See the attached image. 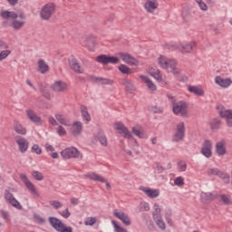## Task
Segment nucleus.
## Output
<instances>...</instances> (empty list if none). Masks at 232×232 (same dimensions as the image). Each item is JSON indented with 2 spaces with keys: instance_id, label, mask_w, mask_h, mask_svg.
I'll return each mask as SVG.
<instances>
[{
  "instance_id": "obj_1",
  "label": "nucleus",
  "mask_w": 232,
  "mask_h": 232,
  "mask_svg": "<svg viewBox=\"0 0 232 232\" xmlns=\"http://www.w3.org/2000/svg\"><path fill=\"white\" fill-rule=\"evenodd\" d=\"M158 64H160V68H163V70H167L169 73H173L174 75L180 73V70L177 68V61H175V59L161 55L158 58Z\"/></svg>"
},
{
  "instance_id": "obj_2",
  "label": "nucleus",
  "mask_w": 232,
  "mask_h": 232,
  "mask_svg": "<svg viewBox=\"0 0 232 232\" xmlns=\"http://www.w3.org/2000/svg\"><path fill=\"white\" fill-rule=\"evenodd\" d=\"M0 15L4 19H13L11 27L14 28V30L19 31L24 26V24H26V22L17 20L19 14H17L15 12L4 11L0 14Z\"/></svg>"
},
{
  "instance_id": "obj_3",
  "label": "nucleus",
  "mask_w": 232,
  "mask_h": 232,
  "mask_svg": "<svg viewBox=\"0 0 232 232\" xmlns=\"http://www.w3.org/2000/svg\"><path fill=\"white\" fill-rule=\"evenodd\" d=\"M49 224L58 232H73L72 227H66L63 221L57 218L50 217Z\"/></svg>"
},
{
  "instance_id": "obj_4",
  "label": "nucleus",
  "mask_w": 232,
  "mask_h": 232,
  "mask_svg": "<svg viewBox=\"0 0 232 232\" xmlns=\"http://www.w3.org/2000/svg\"><path fill=\"white\" fill-rule=\"evenodd\" d=\"M21 180L24 182L25 188H27L28 191L32 193V195L34 197V198H41V193L39 192V189H37V187L30 181L26 174L22 173L20 175Z\"/></svg>"
},
{
  "instance_id": "obj_5",
  "label": "nucleus",
  "mask_w": 232,
  "mask_h": 232,
  "mask_svg": "<svg viewBox=\"0 0 232 232\" xmlns=\"http://www.w3.org/2000/svg\"><path fill=\"white\" fill-rule=\"evenodd\" d=\"M55 14V4L49 3L43 6L40 12V17L43 21H49L52 15Z\"/></svg>"
},
{
  "instance_id": "obj_6",
  "label": "nucleus",
  "mask_w": 232,
  "mask_h": 232,
  "mask_svg": "<svg viewBox=\"0 0 232 232\" xmlns=\"http://www.w3.org/2000/svg\"><path fill=\"white\" fill-rule=\"evenodd\" d=\"M197 47V43L190 42L187 44H180L178 45H174L172 47H169V50H179L181 53H191L193 50Z\"/></svg>"
},
{
  "instance_id": "obj_7",
  "label": "nucleus",
  "mask_w": 232,
  "mask_h": 232,
  "mask_svg": "<svg viewBox=\"0 0 232 232\" xmlns=\"http://www.w3.org/2000/svg\"><path fill=\"white\" fill-rule=\"evenodd\" d=\"M172 111L174 115L188 117V103L182 101L173 102Z\"/></svg>"
},
{
  "instance_id": "obj_8",
  "label": "nucleus",
  "mask_w": 232,
  "mask_h": 232,
  "mask_svg": "<svg viewBox=\"0 0 232 232\" xmlns=\"http://www.w3.org/2000/svg\"><path fill=\"white\" fill-rule=\"evenodd\" d=\"M61 156L65 160L70 159H79V157H81V152L75 147H69L61 151Z\"/></svg>"
},
{
  "instance_id": "obj_9",
  "label": "nucleus",
  "mask_w": 232,
  "mask_h": 232,
  "mask_svg": "<svg viewBox=\"0 0 232 232\" xmlns=\"http://www.w3.org/2000/svg\"><path fill=\"white\" fill-rule=\"evenodd\" d=\"M184 135H186V125L184 121H180L176 126V131L173 135V142H180L184 140Z\"/></svg>"
},
{
  "instance_id": "obj_10",
  "label": "nucleus",
  "mask_w": 232,
  "mask_h": 232,
  "mask_svg": "<svg viewBox=\"0 0 232 232\" xmlns=\"http://www.w3.org/2000/svg\"><path fill=\"white\" fill-rule=\"evenodd\" d=\"M114 130L118 131L120 135H123L124 139L130 140L133 138L128 128L125 125H123V123L121 121H116L114 123Z\"/></svg>"
},
{
  "instance_id": "obj_11",
  "label": "nucleus",
  "mask_w": 232,
  "mask_h": 232,
  "mask_svg": "<svg viewBox=\"0 0 232 232\" xmlns=\"http://www.w3.org/2000/svg\"><path fill=\"white\" fill-rule=\"evenodd\" d=\"M85 179H90V180H94V182H102L106 185L107 189H111V186L110 182L104 179V177L95 173V172H89L84 175Z\"/></svg>"
},
{
  "instance_id": "obj_12",
  "label": "nucleus",
  "mask_w": 232,
  "mask_h": 232,
  "mask_svg": "<svg viewBox=\"0 0 232 232\" xmlns=\"http://www.w3.org/2000/svg\"><path fill=\"white\" fill-rule=\"evenodd\" d=\"M218 114L222 117V119H226L227 126L228 128H232V110H226L224 106L218 107Z\"/></svg>"
},
{
  "instance_id": "obj_13",
  "label": "nucleus",
  "mask_w": 232,
  "mask_h": 232,
  "mask_svg": "<svg viewBox=\"0 0 232 232\" xmlns=\"http://www.w3.org/2000/svg\"><path fill=\"white\" fill-rule=\"evenodd\" d=\"M113 216L121 220L124 226H131V220L130 219V216L126 214V212L121 209H114Z\"/></svg>"
},
{
  "instance_id": "obj_14",
  "label": "nucleus",
  "mask_w": 232,
  "mask_h": 232,
  "mask_svg": "<svg viewBox=\"0 0 232 232\" xmlns=\"http://www.w3.org/2000/svg\"><path fill=\"white\" fill-rule=\"evenodd\" d=\"M119 57L121 59V61H123V63L130 64V66H139L138 60L131 56L130 53H120Z\"/></svg>"
},
{
  "instance_id": "obj_15",
  "label": "nucleus",
  "mask_w": 232,
  "mask_h": 232,
  "mask_svg": "<svg viewBox=\"0 0 232 232\" xmlns=\"http://www.w3.org/2000/svg\"><path fill=\"white\" fill-rule=\"evenodd\" d=\"M213 150V143H211V140H205L203 143V146L201 148V153L204 157L207 159H211L213 152L211 151Z\"/></svg>"
},
{
  "instance_id": "obj_16",
  "label": "nucleus",
  "mask_w": 232,
  "mask_h": 232,
  "mask_svg": "<svg viewBox=\"0 0 232 232\" xmlns=\"http://www.w3.org/2000/svg\"><path fill=\"white\" fill-rule=\"evenodd\" d=\"M5 197L7 202H9L13 208H15V209H23L21 203L14 197V194L10 193V191L6 190Z\"/></svg>"
},
{
  "instance_id": "obj_17",
  "label": "nucleus",
  "mask_w": 232,
  "mask_h": 232,
  "mask_svg": "<svg viewBox=\"0 0 232 232\" xmlns=\"http://www.w3.org/2000/svg\"><path fill=\"white\" fill-rule=\"evenodd\" d=\"M69 65L75 73H84V68L81 67V64L73 56L69 58Z\"/></svg>"
},
{
  "instance_id": "obj_18",
  "label": "nucleus",
  "mask_w": 232,
  "mask_h": 232,
  "mask_svg": "<svg viewBox=\"0 0 232 232\" xmlns=\"http://www.w3.org/2000/svg\"><path fill=\"white\" fill-rule=\"evenodd\" d=\"M140 191L145 193L149 198H157L160 195V190L157 188H150L148 187H140Z\"/></svg>"
},
{
  "instance_id": "obj_19",
  "label": "nucleus",
  "mask_w": 232,
  "mask_h": 232,
  "mask_svg": "<svg viewBox=\"0 0 232 232\" xmlns=\"http://www.w3.org/2000/svg\"><path fill=\"white\" fill-rule=\"evenodd\" d=\"M215 82L221 88H229V85L232 84V80L230 78L224 79L220 76H217L215 78Z\"/></svg>"
},
{
  "instance_id": "obj_20",
  "label": "nucleus",
  "mask_w": 232,
  "mask_h": 232,
  "mask_svg": "<svg viewBox=\"0 0 232 232\" xmlns=\"http://www.w3.org/2000/svg\"><path fill=\"white\" fill-rule=\"evenodd\" d=\"M16 144H18L21 153H25L28 150V140L23 137L16 138Z\"/></svg>"
},
{
  "instance_id": "obj_21",
  "label": "nucleus",
  "mask_w": 232,
  "mask_h": 232,
  "mask_svg": "<svg viewBox=\"0 0 232 232\" xmlns=\"http://www.w3.org/2000/svg\"><path fill=\"white\" fill-rule=\"evenodd\" d=\"M201 202L203 204H209L212 200H215L217 194L213 192H201Z\"/></svg>"
},
{
  "instance_id": "obj_22",
  "label": "nucleus",
  "mask_w": 232,
  "mask_h": 232,
  "mask_svg": "<svg viewBox=\"0 0 232 232\" xmlns=\"http://www.w3.org/2000/svg\"><path fill=\"white\" fill-rule=\"evenodd\" d=\"M144 8L147 12L151 14V12H155V10L159 8V3L157 0H148L144 5Z\"/></svg>"
},
{
  "instance_id": "obj_23",
  "label": "nucleus",
  "mask_w": 232,
  "mask_h": 232,
  "mask_svg": "<svg viewBox=\"0 0 232 232\" xmlns=\"http://www.w3.org/2000/svg\"><path fill=\"white\" fill-rule=\"evenodd\" d=\"M216 153L218 155V157H224L226 155V141L220 140L217 142L216 144Z\"/></svg>"
},
{
  "instance_id": "obj_24",
  "label": "nucleus",
  "mask_w": 232,
  "mask_h": 232,
  "mask_svg": "<svg viewBox=\"0 0 232 232\" xmlns=\"http://www.w3.org/2000/svg\"><path fill=\"white\" fill-rule=\"evenodd\" d=\"M53 92H66L68 85L63 81H57L52 85Z\"/></svg>"
},
{
  "instance_id": "obj_25",
  "label": "nucleus",
  "mask_w": 232,
  "mask_h": 232,
  "mask_svg": "<svg viewBox=\"0 0 232 232\" xmlns=\"http://www.w3.org/2000/svg\"><path fill=\"white\" fill-rule=\"evenodd\" d=\"M71 131L74 137H77V135H81L82 133V122L81 121H75L72 123Z\"/></svg>"
},
{
  "instance_id": "obj_26",
  "label": "nucleus",
  "mask_w": 232,
  "mask_h": 232,
  "mask_svg": "<svg viewBox=\"0 0 232 232\" xmlns=\"http://www.w3.org/2000/svg\"><path fill=\"white\" fill-rule=\"evenodd\" d=\"M140 79H141V81H144L150 92H157V85H155V83L152 81H150V79L148 78V76L140 75Z\"/></svg>"
},
{
  "instance_id": "obj_27",
  "label": "nucleus",
  "mask_w": 232,
  "mask_h": 232,
  "mask_svg": "<svg viewBox=\"0 0 232 232\" xmlns=\"http://www.w3.org/2000/svg\"><path fill=\"white\" fill-rule=\"evenodd\" d=\"M26 115L32 122H34V124H41V117L37 116L33 110H27Z\"/></svg>"
},
{
  "instance_id": "obj_28",
  "label": "nucleus",
  "mask_w": 232,
  "mask_h": 232,
  "mask_svg": "<svg viewBox=\"0 0 232 232\" xmlns=\"http://www.w3.org/2000/svg\"><path fill=\"white\" fill-rule=\"evenodd\" d=\"M122 84L126 90V92H129V93H131V92H135V84H133V82L131 80L125 78L122 81Z\"/></svg>"
},
{
  "instance_id": "obj_29",
  "label": "nucleus",
  "mask_w": 232,
  "mask_h": 232,
  "mask_svg": "<svg viewBox=\"0 0 232 232\" xmlns=\"http://www.w3.org/2000/svg\"><path fill=\"white\" fill-rule=\"evenodd\" d=\"M54 117L56 119V122H59L60 124H63V126H72V124L70 123L68 119H66V117H64V115L63 113L57 112V113H55Z\"/></svg>"
},
{
  "instance_id": "obj_30",
  "label": "nucleus",
  "mask_w": 232,
  "mask_h": 232,
  "mask_svg": "<svg viewBox=\"0 0 232 232\" xmlns=\"http://www.w3.org/2000/svg\"><path fill=\"white\" fill-rule=\"evenodd\" d=\"M81 115L83 121H86L87 122H92V116L90 115V112L88 111V107L82 105L81 106Z\"/></svg>"
},
{
  "instance_id": "obj_31",
  "label": "nucleus",
  "mask_w": 232,
  "mask_h": 232,
  "mask_svg": "<svg viewBox=\"0 0 232 232\" xmlns=\"http://www.w3.org/2000/svg\"><path fill=\"white\" fill-rule=\"evenodd\" d=\"M39 91L41 92L43 97L50 101L52 99V93H50V90H48V87L43 83L39 85Z\"/></svg>"
},
{
  "instance_id": "obj_32",
  "label": "nucleus",
  "mask_w": 232,
  "mask_h": 232,
  "mask_svg": "<svg viewBox=\"0 0 232 232\" xmlns=\"http://www.w3.org/2000/svg\"><path fill=\"white\" fill-rule=\"evenodd\" d=\"M38 70L40 73H46L50 70V67L44 60L40 59L38 61Z\"/></svg>"
},
{
  "instance_id": "obj_33",
  "label": "nucleus",
  "mask_w": 232,
  "mask_h": 232,
  "mask_svg": "<svg viewBox=\"0 0 232 232\" xmlns=\"http://www.w3.org/2000/svg\"><path fill=\"white\" fill-rule=\"evenodd\" d=\"M220 124H222V121H220V119L218 118L212 119L209 122L210 130H212V131H217V130L220 129Z\"/></svg>"
},
{
  "instance_id": "obj_34",
  "label": "nucleus",
  "mask_w": 232,
  "mask_h": 232,
  "mask_svg": "<svg viewBox=\"0 0 232 232\" xmlns=\"http://www.w3.org/2000/svg\"><path fill=\"white\" fill-rule=\"evenodd\" d=\"M14 130L19 135H26V128L23 127L18 121L14 122Z\"/></svg>"
},
{
  "instance_id": "obj_35",
  "label": "nucleus",
  "mask_w": 232,
  "mask_h": 232,
  "mask_svg": "<svg viewBox=\"0 0 232 232\" xmlns=\"http://www.w3.org/2000/svg\"><path fill=\"white\" fill-rule=\"evenodd\" d=\"M132 133L139 137V139H144V129L140 125H136L132 127Z\"/></svg>"
},
{
  "instance_id": "obj_36",
  "label": "nucleus",
  "mask_w": 232,
  "mask_h": 232,
  "mask_svg": "<svg viewBox=\"0 0 232 232\" xmlns=\"http://www.w3.org/2000/svg\"><path fill=\"white\" fill-rule=\"evenodd\" d=\"M92 81L96 82V84H113V80L108 78L93 77Z\"/></svg>"
},
{
  "instance_id": "obj_37",
  "label": "nucleus",
  "mask_w": 232,
  "mask_h": 232,
  "mask_svg": "<svg viewBox=\"0 0 232 232\" xmlns=\"http://www.w3.org/2000/svg\"><path fill=\"white\" fill-rule=\"evenodd\" d=\"M188 92H190V93H194V95H198V97H202V95H204V91L198 86H188Z\"/></svg>"
},
{
  "instance_id": "obj_38",
  "label": "nucleus",
  "mask_w": 232,
  "mask_h": 232,
  "mask_svg": "<svg viewBox=\"0 0 232 232\" xmlns=\"http://www.w3.org/2000/svg\"><path fill=\"white\" fill-rule=\"evenodd\" d=\"M150 72L156 81L159 82H162V75H160V71H159V69H151Z\"/></svg>"
},
{
  "instance_id": "obj_39",
  "label": "nucleus",
  "mask_w": 232,
  "mask_h": 232,
  "mask_svg": "<svg viewBox=\"0 0 232 232\" xmlns=\"http://www.w3.org/2000/svg\"><path fill=\"white\" fill-rule=\"evenodd\" d=\"M155 220L157 226L160 229H166V223H164V220L162 219V216H158V218H153Z\"/></svg>"
},
{
  "instance_id": "obj_40",
  "label": "nucleus",
  "mask_w": 232,
  "mask_h": 232,
  "mask_svg": "<svg viewBox=\"0 0 232 232\" xmlns=\"http://www.w3.org/2000/svg\"><path fill=\"white\" fill-rule=\"evenodd\" d=\"M221 172L222 171H220V169H208L207 170V175H208V177H213V176L219 177Z\"/></svg>"
},
{
  "instance_id": "obj_41",
  "label": "nucleus",
  "mask_w": 232,
  "mask_h": 232,
  "mask_svg": "<svg viewBox=\"0 0 232 232\" xmlns=\"http://www.w3.org/2000/svg\"><path fill=\"white\" fill-rule=\"evenodd\" d=\"M111 224L114 227V232H128V230L122 227H121L119 224H117V221L112 220Z\"/></svg>"
},
{
  "instance_id": "obj_42",
  "label": "nucleus",
  "mask_w": 232,
  "mask_h": 232,
  "mask_svg": "<svg viewBox=\"0 0 232 232\" xmlns=\"http://www.w3.org/2000/svg\"><path fill=\"white\" fill-rule=\"evenodd\" d=\"M153 218H159V217H162V215L160 214L161 210H160V207H159V204H154L153 206Z\"/></svg>"
},
{
  "instance_id": "obj_43",
  "label": "nucleus",
  "mask_w": 232,
  "mask_h": 232,
  "mask_svg": "<svg viewBox=\"0 0 232 232\" xmlns=\"http://www.w3.org/2000/svg\"><path fill=\"white\" fill-rule=\"evenodd\" d=\"M96 61L100 64H108V56L106 54H101L97 56Z\"/></svg>"
},
{
  "instance_id": "obj_44",
  "label": "nucleus",
  "mask_w": 232,
  "mask_h": 232,
  "mask_svg": "<svg viewBox=\"0 0 232 232\" xmlns=\"http://www.w3.org/2000/svg\"><path fill=\"white\" fill-rule=\"evenodd\" d=\"M119 70L120 72H121V73H124L126 75L131 74V69H130V67H128L127 65L121 64L119 66Z\"/></svg>"
},
{
  "instance_id": "obj_45",
  "label": "nucleus",
  "mask_w": 232,
  "mask_h": 232,
  "mask_svg": "<svg viewBox=\"0 0 232 232\" xmlns=\"http://www.w3.org/2000/svg\"><path fill=\"white\" fill-rule=\"evenodd\" d=\"M96 222H97V218L89 217V218H85L84 225L85 226H93L96 224Z\"/></svg>"
},
{
  "instance_id": "obj_46",
  "label": "nucleus",
  "mask_w": 232,
  "mask_h": 232,
  "mask_svg": "<svg viewBox=\"0 0 232 232\" xmlns=\"http://www.w3.org/2000/svg\"><path fill=\"white\" fill-rule=\"evenodd\" d=\"M138 208L139 211H150V204L146 201L140 202Z\"/></svg>"
},
{
  "instance_id": "obj_47",
  "label": "nucleus",
  "mask_w": 232,
  "mask_h": 232,
  "mask_svg": "<svg viewBox=\"0 0 232 232\" xmlns=\"http://www.w3.org/2000/svg\"><path fill=\"white\" fill-rule=\"evenodd\" d=\"M178 169L179 171L184 172L188 169V164L184 160H180L178 162Z\"/></svg>"
},
{
  "instance_id": "obj_48",
  "label": "nucleus",
  "mask_w": 232,
  "mask_h": 232,
  "mask_svg": "<svg viewBox=\"0 0 232 232\" xmlns=\"http://www.w3.org/2000/svg\"><path fill=\"white\" fill-rule=\"evenodd\" d=\"M219 179H221L222 180H224L226 182V184H229L231 179L229 177V174L226 173V172H220L219 176H218Z\"/></svg>"
},
{
  "instance_id": "obj_49",
  "label": "nucleus",
  "mask_w": 232,
  "mask_h": 232,
  "mask_svg": "<svg viewBox=\"0 0 232 232\" xmlns=\"http://www.w3.org/2000/svg\"><path fill=\"white\" fill-rule=\"evenodd\" d=\"M120 59L115 56H107V64H118L120 63Z\"/></svg>"
},
{
  "instance_id": "obj_50",
  "label": "nucleus",
  "mask_w": 232,
  "mask_h": 232,
  "mask_svg": "<svg viewBox=\"0 0 232 232\" xmlns=\"http://www.w3.org/2000/svg\"><path fill=\"white\" fill-rule=\"evenodd\" d=\"M32 177H34L35 180H43L44 179V177L43 176V173L37 170H34L32 172Z\"/></svg>"
},
{
  "instance_id": "obj_51",
  "label": "nucleus",
  "mask_w": 232,
  "mask_h": 232,
  "mask_svg": "<svg viewBox=\"0 0 232 232\" xmlns=\"http://www.w3.org/2000/svg\"><path fill=\"white\" fill-rule=\"evenodd\" d=\"M86 45H87V48H89L90 52H93V49L95 48V40L87 39Z\"/></svg>"
},
{
  "instance_id": "obj_52",
  "label": "nucleus",
  "mask_w": 232,
  "mask_h": 232,
  "mask_svg": "<svg viewBox=\"0 0 232 232\" xmlns=\"http://www.w3.org/2000/svg\"><path fill=\"white\" fill-rule=\"evenodd\" d=\"M49 204L53 209H61V208H63V204L57 200H52Z\"/></svg>"
},
{
  "instance_id": "obj_53",
  "label": "nucleus",
  "mask_w": 232,
  "mask_h": 232,
  "mask_svg": "<svg viewBox=\"0 0 232 232\" xmlns=\"http://www.w3.org/2000/svg\"><path fill=\"white\" fill-rule=\"evenodd\" d=\"M197 5H198L200 10H203V12L208 11V5L202 0H195Z\"/></svg>"
},
{
  "instance_id": "obj_54",
  "label": "nucleus",
  "mask_w": 232,
  "mask_h": 232,
  "mask_svg": "<svg viewBox=\"0 0 232 232\" xmlns=\"http://www.w3.org/2000/svg\"><path fill=\"white\" fill-rule=\"evenodd\" d=\"M12 52L10 50H5L0 53V61H5L6 57H8Z\"/></svg>"
},
{
  "instance_id": "obj_55",
  "label": "nucleus",
  "mask_w": 232,
  "mask_h": 232,
  "mask_svg": "<svg viewBox=\"0 0 232 232\" xmlns=\"http://www.w3.org/2000/svg\"><path fill=\"white\" fill-rule=\"evenodd\" d=\"M174 185L175 186H179V188L181 187V186H184V178H182V177H178V178H176L175 179H174Z\"/></svg>"
},
{
  "instance_id": "obj_56",
  "label": "nucleus",
  "mask_w": 232,
  "mask_h": 232,
  "mask_svg": "<svg viewBox=\"0 0 232 232\" xmlns=\"http://www.w3.org/2000/svg\"><path fill=\"white\" fill-rule=\"evenodd\" d=\"M56 133L60 136V137H63V135H66V130L64 129V127L63 126H58L56 129Z\"/></svg>"
},
{
  "instance_id": "obj_57",
  "label": "nucleus",
  "mask_w": 232,
  "mask_h": 232,
  "mask_svg": "<svg viewBox=\"0 0 232 232\" xmlns=\"http://www.w3.org/2000/svg\"><path fill=\"white\" fill-rule=\"evenodd\" d=\"M60 215L63 218H70V217H72V213H70L68 208H65L63 211L60 212Z\"/></svg>"
},
{
  "instance_id": "obj_58",
  "label": "nucleus",
  "mask_w": 232,
  "mask_h": 232,
  "mask_svg": "<svg viewBox=\"0 0 232 232\" xmlns=\"http://www.w3.org/2000/svg\"><path fill=\"white\" fill-rule=\"evenodd\" d=\"M221 200L222 202H224V204H227V205H230L232 204V201H231V198H229V197H227V195H221Z\"/></svg>"
},
{
  "instance_id": "obj_59",
  "label": "nucleus",
  "mask_w": 232,
  "mask_h": 232,
  "mask_svg": "<svg viewBox=\"0 0 232 232\" xmlns=\"http://www.w3.org/2000/svg\"><path fill=\"white\" fill-rule=\"evenodd\" d=\"M32 151L36 153V155H41L43 153V150H41V147H39V145H34L32 147Z\"/></svg>"
},
{
  "instance_id": "obj_60",
  "label": "nucleus",
  "mask_w": 232,
  "mask_h": 232,
  "mask_svg": "<svg viewBox=\"0 0 232 232\" xmlns=\"http://www.w3.org/2000/svg\"><path fill=\"white\" fill-rule=\"evenodd\" d=\"M99 140L102 146H108V140L106 139V136L104 135L99 136Z\"/></svg>"
},
{
  "instance_id": "obj_61",
  "label": "nucleus",
  "mask_w": 232,
  "mask_h": 232,
  "mask_svg": "<svg viewBox=\"0 0 232 232\" xmlns=\"http://www.w3.org/2000/svg\"><path fill=\"white\" fill-rule=\"evenodd\" d=\"M48 122H50L52 126H59V122H57V119L53 118V116H51L48 118Z\"/></svg>"
},
{
  "instance_id": "obj_62",
  "label": "nucleus",
  "mask_w": 232,
  "mask_h": 232,
  "mask_svg": "<svg viewBox=\"0 0 232 232\" xmlns=\"http://www.w3.org/2000/svg\"><path fill=\"white\" fill-rule=\"evenodd\" d=\"M34 220L37 224H45L46 220L43 218L41 216H34Z\"/></svg>"
},
{
  "instance_id": "obj_63",
  "label": "nucleus",
  "mask_w": 232,
  "mask_h": 232,
  "mask_svg": "<svg viewBox=\"0 0 232 232\" xmlns=\"http://www.w3.org/2000/svg\"><path fill=\"white\" fill-rule=\"evenodd\" d=\"M1 216L4 218V220H10V214L5 210L1 211Z\"/></svg>"
},
{
  "instance_id": "obj_64",
  "label": "nucleus",
  "mask_w": 232,
  "mask_h": 232,
  "mask_svg": "<svg viewBox=\"0 0 232 232\" xmlns=\"http://www.w3.org/2000/svg\"><path fill=\"white\" fill-rule=\"evenodd\" d=\"M0 49L8 50V45L5 41L0 40Z\"/></svg>"
}]
</instances>
